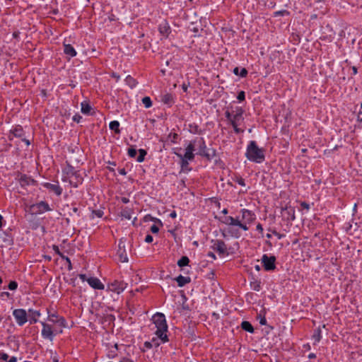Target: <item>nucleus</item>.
Instances as JSON below:
<instances>
[{
  "label": "nucleus",
  "mask_w": 362,
  "mask_h": 362,
  "mask_svg": "<svg viewBox=\"0 0 362 362\" xmlns=\"http://www.w3.org/2000/svg\"><path fill=\"white\" fill-rule=\"evenodd\" d=\"M152 320L156 328V335L158 337L160 342L165 343L168 341L166 332L168 331V325L164 314L160 313H156Z\"/></svg>",
  "instance_id": "f257e3e1"
},
{
  "label": "nucleus",
  "mask_w": 362,
  "mask_h": 362,
  "mask_svg": "<svg viewBox=\"0 0 362 362\" xmlns=\"http://www.w3.org/2000/svg\"><path fill=\"white\" fill-rule=\"evenodd\" d=\"M245 156L249 160L257 163H261L265 159L264 149L259 148L255 141H250L247 145Z\"/></svg>",
  "instance_id": "f03ea898"
},
{
  "label": "nucleus",
  "mask_w": 362,
  "mask_h": 362,
  "mask_svg": "<svg viewBox=\"0 0 362 362\" xmlns=\"http://www.w3.org/2000/svg\"><path fill=\"white\" fill-rule=\"evenodd\" d=\"M243 112L244 110L241 107H237L234 111V113L232 116V118L230 121V124L233 127L234 132L236 134L243 133L244 132L243 129H240L238 126L243 121Z\"/></svg>",
  "instance_id": "7ed1b4c3"
},
{
  "label": "nucleus",
  "mask_w": 362,
  "mask_h": 362,
  "mask_svg": "<svg viewBox=\"0 0 362 362\" xmlns=\"http://www.w3.org/2000/svg\"><path fill=\"white\" fill-rule=\"evenodd\" d=\"M51 210L49 205L46 202L41 201L37 204L30 205L28 211L31 214L37 215Z\"/></svg>",
  "instance_id": "20e7f679"
},
{
  "label": "nucleus",
  "mask_w": 362,
  "mask_h": 362,
  "mask_svg": "<svg viewBox=\"0 0 362 362\" xmlns=\"http://www.w3.org/2000/svg\"><path fill=\"white\" fill-rule=\"evenodd\" d=\"M80 279L83 281H87L89 286L98 290H103L105 288L104 284L97 277H87L86 274H81L78 275Z\"/></svg>",
  "instance_id": "39448f33"
},
{
  "label": "nucleus",
  "mask_w": 362,
  "mask_h": 362,
  "mask_svg": "<svg viewBox=\"0 0 362 362\" xmlns=\"http://www.w3.org/2000/svg\"><path fill=\"white\" fill-rule=\"evenodd\" d=\"M127 286V284L123 281L115 280L107 285V290L117 294H119L124 291Z\"/></svg>",
  "instance_id": "423d86ee"
},
{
  "label": "nucleus",
  "mask_w": 362,
  "mask_h": 362,
  "mask_svg": "<svg viewBox=\"0 0 362 362\" xmlns=\"http://www.w3.org/2000/svg\"><path fill=\"white\" fill-rule=\"evenodd\" d=\"M66 174L67 177L66 179H69L70 185L74 187H77L79 184L82 183V177L77 172H73L72 168L69 169Z\"/></svg>",
  "instance_id": "0eeeda50"
},
{
  "label": "nucleus",
  "mask_w": 362,
  "mask_h": 362,
  "mask_svg": "<svg viewBox=\"0 0 362 362\" xmlns=\"http://www.w3.org/2000/svg\"><path fill=\"white\" fill-rule=\"evenodd\" d=\"M13 315L19 326L23 325L28 321V315L24 309H15Z\"/></svg>",
  "instance_id": "6e6552de"
},
{
  "label": "nucleus",
  "mask_w": 362,
  "mask_h": 362,
  "mask_svg": "<svg viewBox=\"0 0 362 362\" xmlns=\"http://www.w3.org/2000/svg\"><path fill=\"white\" fill-rule=\"evenodd\" d=\"M240 223L247 226L248 224L252 223L255 219V215L250 210L243 209L241 210Z\"/></svg>",
  "instance_id": "1a4fd4ad"
},
{
  "label": "nucleus",
  "mask_w": 362,
  "mask_h": 362,
  "mask_svg": "<svg viewBox=\"0 0 362 362\" xmlns=\"http://www.w3.org/2000/svg\"><path fill=\"white\" fill-rule=\"evenodd\" d=\"M211 248L218 252L220 255L227 254V247L226 243L221 240H213L211 241Z\"/></svg>",
  "instance_id": "9d476101"
},
{
  "label": "nucleus",
  "mask_w": 362,
  "mask_h": 362,
  "mask_svg": "<svg viewBox=\"0 0 362 362\" xmlns=\"http://www.w3.org/2000/svg\"><path fill=\"white\" fill-rule=\"evenodd\" d=\"M275 261L274 256L268 257L267 255H264L262 257V262L266 271L274 270L276 268Z\"/></svg>",
  "instance_id": "9b49d317"
},
{
  "label": "nucleus",
  "mask_w": 362,
  "mask_h": 362,
  "mask_svg": "<svg viewBox=\"0 0 362 362\" xmlns=\"http://www.w3.org/2000/svg\"><path fill=\"white\" fill-rule=\"evenodd\" d=\"M41 325L42 326V329L41 334H42V336L43 337V338L48 339L50 341H52L53 338H54V334H53L54 331H53V329L51 327V325H49L44 322H41Z\"/></svg>",
  "instance_id": "f8f14e48"
},
{
  "label": "nucleus",
  "mask_w": 362,
  "mask_h": 362,
  "mask_svg": "<svg viewBox=\"0 0 362 362\" xmlns=\"http://www.w3.org/2000/svg\"><path fill=\"white\" fill-rule=\"evenodd\" d=\"M42 186L47 189L49 191L54 193L57 196H60L62 193V189L59 186L58 182L56 183H49V182H44L42 183Z\"/></svg>",
  "instance_id": "ddd939ff"
},
{
  "label": "nucleus",
  "mask_w": 362,
  "mask_h": 362,
  "mask_svg": "<svg viewBox=\"0 0 362 362\" xmlns=\"http://www.w3.org/2000/svg\"><path fill=\"white\" fill-rule=\"evenodd\" d=\"M48 321L58 325L60 327H66V321L64 317H59L56 313L49 314L47 317Z\"/></svg>",
  "instance_id": "4468645a"
},
{
  "label": "nucleus",
  "mask_w": 362,
  "mask_h": 362,
  "mask_svg": "<svg viewBox=\"0 0 362 362\" xmlns=\"http://www.w3.org/2000/svg\"><path fill=\"white\" fill-rule=\"evenodd\" d=\"M226 223L230 226H238L240 228L243 229V230L246 231L249 228L247 226H245V224H243L240 223V221L239 218H233L232 216H228L226 218Z\"/></svg>",
  "instance_id": "2eb2a0df"
},
{
  "label": "nucleus",
  "mask_w": 362,
  "mask_h": 362,
  "mask_svg": "<svg viewBox=\"0 0 362 362\" xmlns=\"http://www.w3.org/2000/svg\"><path fill=\"white\" fill-rule=\"evenodd\" d=\"M282 216L288 221H293L295 217V209L291 206H285V208L282 209L281 211Z\"/></svg>",
  "instance_id": "dca6fc26"
},
{
  "label": "nucleus",
  "mask_w": 362,
  "mask_h": 362,
  "mask_svg": "<svg viewBox=\"0 0 362 362\" xmlns=\"http://www.w3.org/2000/svg\"><path fill=\"white\" fill-rule=\"evenodd\" d=\"M16 180L18 181L21 187H26L34 182V180L25 174H18Z\"/></svg>",
  "instance_id": "f3484780"
},
{
  "label": "nucleus",
  "mask_w": 362,
  "mask_h": 362,
  "mask_svg": "<svg viewBox=\"0 0 362 362\" xmlns=\"http://www.w3.org/2000/svg\"><path fill=\"white\" fill-rule=\"evenodd\" d=\"M194 151V144L192 141L187 146L185 149V153L182 156V158H185V160H192L194 158L193 151Z\"/></svg>",
  "instance_id": "a211bd4d"
},
{
  "label": "nucleus",
  "mask_w": 362,
  "mask_h": 362,
  "mask_svg": "<svg viewBox=\"0 0 362 362\" xmlns=\"http://www.w3.org/2000/svg\"><path fill=\"white\" fill-rule=\"evenodd\" d=\"M192 142L194 144V146H196V144L199 146V154L203 155L205 153L206 146L203 138H199V139L194 140V141Z\"/></svg>",
  "instance_id": "6ab92c4d"
},
{
  "label": "nucleus",
  "mask_w": 362,
  "mask_h": 362,
  "mask_svg": "<svg viewBox=\"0 0 362 362\" xmlns=\"http://www.w3.org/2000/svg\"><path fill=\"white\" fill-rule=\"evenodd\" d=\"M28 313H29V314H28V317H29L30 323V324L36 323L37 322L38 317L40 315V312L37 310H34L30 309L28 310Z\"/></svg>",
  "instance_id": "aec40b11"
},
{
  "label": "nucleus",
  "mask_w": 362,
  "mask_h": 362,
  "mask_svg": "<svg viewBox=\"0 0 362 362\" xmlns=\"http://www.w3.org/2000/svg\"><path fill=\"white\" fill-rule=\"evenodd\" d=\"M161 102L164 104L171 106L174 103V98L172 94L165 93L161 95Z\"/></svg>",
  "instance_id": "412c9836"
},
{
  "label": "nucleus",
  "mask_w": 362,
  "mask_h": 362,
  "mask_svg": "<svg viewBox=\"0 0 362 362\" xmlns=\"http://www.w3.org/2000/svg\"><path fill=\"white\" fill-rule=\"evenodd\" d=\"M159 31L163 35L167 37L170 33V28L166 22H163L159 25Z\"/></svg>",
  "instance_id": "4be33fe9"
},
{
  "label": "nucleus",
  "mask_w": 362,
  "mask_h": 362,
  "mask_svg": "<svg viewBox=\"0 0 362 362\" xmlns=\"http://www.w3.org/2000/svg\"><path fill=\"white\" fill-rule=\"evenodd\" d=\"M177 281L178 286L182 287L187 284L190 282V278L187 276H183L182 275L178 276L175 279Z\"/></svg>",
  "instance_id": "5701e85b"
},
{
  "label": "nucleus",
  "mask_w": 362,
  "mask_h": 362,
  "mask_svg": "<svg viewBox=\"0 0 362 362\" xmlns=\"http://www.w3.org/2000/svg\"><path fill=\"white\" fill-rule=\"evenodd\" d=\"M64 52L66 55L74 57L76 55V51L71 45H64Z\"/></svg>",
  "instance_id": "b1692460"
},
{
  "label": "nucleus",
  "mask_w": 362,
  "mask_h": 362,
  "mask_svg": "<svg viewBox=\"0 0 362 362\" xmlns=\"http://www.w3.org/2000/svg\"><path fill=\"white\" fill-rule=\"evenodd\" d=\"M133 211L129 208H124L121 211V216L125 219L130 220L132 218Z\"/></svg>",
  "instance_id": "393cba45"
},
{
  "label": "nucleus",
  "mask_w": 362,
  "mask_h": 362,
  "mask_svg": "<svg viewBox=\"0 0 362 362\" xmlns=\"http://www.w3.org/2000/svg\"><path fill=\"white\" fill-rule=\"evenodd\" d=\"M321 332L322 331H321L320 327H318L315 329L314 333L313 334V339L314 340V344H315L316 343H318L320 341V339L322 338Z\"/></svg>",
  "instance_id": "a878e982"
},
{
  "label": "nucleus",
  "mask_w": 362,
  "mask_h": 362,
  "mask_svg": "<svg viewBox=\"0 0 362 362\" xmlns=\"http://www.w3.org/2000/svg\"><path fill=\"white\" fill-rule=\"evenodd\" d=\"M241 327L243 329H244L245 331H247L250 333L254 332V328H253L252 325H251L250 322H249L247 321H243L241 323Z\"/></svg>",
  "instance_id": "bb28decb"
},
{
  "label": "nucleus",
  "mask_w": 362,
  "mask_h": 362,
  "mask_svg": "<svg viewBox=\"0 0 362 362\" xmlns=\"http://www.w3.org/2000/svg\"><path fill=\"white\" fill-rule=\"evenodd\" d=\"M109 127L111 130L114 131L116 134L120 133L119 123L118 121L114 120L110 122Z\"/></svg>",
  "instance_id": "cd10ccee"
},
{
  "label": "nucleus",
  "mask_w": 362,
  "mask_h": 362,
  "mask_svg": "<svg viewBox=\"0 0 362 362\" xmlns=\"http://www.w3.org/2000/svg\"><path fill=\"white\" fill-rule=\"evenodd\" d=\"M81 112L83 114L89 115L90 113V110L92 109L91 106L86 103V101H83L81 104Z\"/></svg>",
  "instance_id": "c85d7f7f"
},
{
  "label": "nucleus",
  "mask_w": 362,
  "mask_h": 362,
  "mask_svg": "<svg viewBox=\"0 0 362 362\" xmlns=\"http://www.w3.org/2000/svg\"><path fill=\"white\" fill-rule=\"evenodd\" d=\"M238 71H239V68L238 67H235L234 69H233V73L235 74V75H238L241 77H245L247 74V71L246 69L245 68H242L240 69V73H238Z\"/></svg>",
  "instance_id": "c756f323"
},
{
  "label": "nucleus",
  "mask_w": 362,
  "mask_h": 362,
  "mask_svg": "<svg viewBox=\"0 0 362 362\" xmlns=\"http://www.w3.org/2000/svg\"><path fill=\"white\" fill-rule=\"evenodd\" d=\"M189 262V259L186 256H183L181 257V259H180L177 262V264L178 266L180 267H184V266H187Z\"/></svg>",
  "instance_id": "7c9ffc66"
},
{
  "label": "nucleus",
  "mask_w": 362,
  "mask_h": 362,
  "mask_svg": "<svg viewBox=\"0 0 362 362\" xmlns=\"http://www.w3.org/2000/svg\"><path fill=\"white\" fill-rule=\"evenodd\" d=\"M52 249L55 252V253H57V255H59L60 257H62L63 259H65L69 264H71V261L69 259V257H64L62 253L60 252L59 249V247L57 245H53L52 246Z\"/></svg>",
  "instance_id": "2f4dec72"
},
{
  "label": "nucleus",
  "mask_w": 362,
  "mask_h": 362,
  "mask_svg": "<svg viewBox=\"0 0 362 362\" xmlns=\"http://www.w3.org/2000/svg\"><path fill=\"white\" fill-rule=\"evenodd\" d=\"M125 81L127 85H129L131 88H134L136 85V82L134 78H133L131 76H127L126 77Z\"/></svg>",
  "instance_id": "473e14b6"
},
{
  "label": "nucleus",
  "mask_w": 362,
  "mask_h": 362,
  "mask_svg": "<svg viewBox=\"0 0 362 362\" xmlns=\"http://www.w3.org/2000/svg\"><path fill=\"white\" fill-rule=\"evenodd\" d=\"M119 261L122 262H128V257L124 250L121 251L119 250L118 252Z\"/></svg>",
  "instance_id": "72a5a7b5"
},
{
  "label": "nucleus",
  "mask_w": 362,
  "mask_h": 362,
  "mask_svg": "<svg viewBox=\"0 0 362 362\" xmlns=\"http://www.w3.org/2000/svg\"><path fill=\"white\" fill-rule=\"evenodd\" d=\"M139 155L136 159V161L141 163L144 160L145 156L146 155V151L144 149H139Z\"/></svg>",
  "instance_id": "f704fd0d"
},
{
  "label": "nucleus",
  "mask_w": 362,
  "mask_h": 362,
  "mask_svg": "<svg viewBox=\"0 0 362 362\" xmlns=\"http://www.w3.org/2000/svg\"><path fill=\"white\" fill-rule=\"evenodd\" d=\"M142 103L144 104V105L145 106V107L146 108H148L150 107H151L152 105V102H151V100L149 97L146 96V97H144L142 99Z\"/></svg>",
  "instance_id": "c9c22d12"
},
{
  "label": "nucleus",
  "mask_w": 362,
  "mask_h": 362,
  "mask_svg": "<svg viewBox=\"0 0 362 362\" xmlns=\"http://www.w3.org/2000/svg\"><path fill=\"white\" fill-rule=\"evenodd\" d=\"M13 134L15 136L21 137L23 136V130L21 127H16L13 130Z\"/></svg>",
  "instance_id": "e433bc0d"
},
{
  "label": "nucleus",
  "mask_w": 362,
  "mask_h": 362,
  "mask_svg": "<svg viewBox=\"0 0 362 362\" xmlns=\"http://www.w3.org/2000/svg\"><path fill=\"white\" fill-rule=\"evenodd\" d=\"M145 345L148 348H151L153 346H158L160 345V343L158 341L157 339H153L150 342H146Z\"/></svg>",
  "instance_id": "4c0bfd02"
},
{
  "label": "nucleus",
  "mask_w": 362,
  "mask_h": 362,
  "mask_svg": "<svg viewBox=\"0 0 362 362\" xmlns=\"http://www.w3.org/2000/svg\"><path fill=\"white\" fill-rule=\"evenodd\" d=\"M127 153L129 157L135 158L137 154V151L136 148L131 147L128 149Z\"/></svg>",
  "instance_id": "58836bf2"
},
{
  "label": "nucleus",
  "mask_w": 362,
  "mask_h": 362,
  "mask_svg": "<svg viewBox=\"0 0 362 362\" xmlns=\"http://www.w3.org/2000/svg\"><path fill=\"white\" fill-rule=\"evenodd\" d=\"M175 154L181 159V165L182 167L187 166L189 164V160H185V158H182V155L175 153Z\"/></svg>",
  "instance_id": "ea45409f"
},
{
  "label": "nucleus",
  "mask_w": 362,
  "mask_h": 362,
  "mask_svg": "<svg viewBox=\"0 0 362 362\" xmlns=\"http://www.w3.org/2000/svg\"><path fill=\"white\" fill-rule=\"evenodd\" d=\"M8 287V289H10L11 291L16 290L17 288V287H18V284L15 281H11L9 283Z\"/></svg>",
  "instance_id": "a19ab883"
},
{
  "label": "nucleus",
  "mask_w": 362,
  "mask_h": 362,
  "mask_svg": "<svg viewBox=\"0 0 362 362\" xmlns=\"http://www.w3.org/2000/svg\"><path fill=\"white\" fill-rule=\"evenodd\" d=\"M235 182L240 185V186H243V187H245V180L242 177H237L235 179Z\"/></svg>",
  "instance_id": "79ce46f5"
},
{
  "label": "nucleus",
  "mask_w": 362,
  "mask_h": 362,
  "mask_svg": "<svg viewBox=\"0 0 362 362\" xmlns=\"http://www.w3.org/2000/svg\"><path fill=\"white\" fill-rule=\"evenodd\" d=\"M258 319L260 325H265L267 324V320L264 316H262L261 315H259L258 316Z\"/></svg>",
  "instance_id": "37998d69"
},
{
  "label": "nucleus",
  "mask_w": 362,
  "mask_h": 362,
  "mask_svg": "<svg viewBox=\"0 0 362 362\" xmlns=\"http://www.w3.org/2000/svg\"><path fill=\"white\" fill-rule=\"evenodd\" d=\"M245 92L244 91H240L238 93V95L237 96V99L239 100V101H243L245 100Z\"/></svg>",
  "instance_id": "c03bdc74"
},
{
  "label": "nucleus",
  "mask_w": 362,
  "mask_h": 362,
  "mask_svg": "<svg viewBox=\"0 0 362 362\" xmlns=\"http://www.w3.org/2000/svg\"><path fill=\"white\" fill-rule=\"evenodd\" d=\"M285 14H288V12L286 10H281L274 13L275 16H284Z\"/></svg>",
  "instance_id": "a18cd8bd"
},
{
  "label": "nucleus",
  "mask_w": 362,
  "mask_h": 362,
  "mask_svg": "<svg viewBox=\"0 0 362 362\" xmlns=\"http://www.w3.org/2000/svg\"><path fill=\"white\" fill-rule=\"evenodd\" d=\"M51 356L52 357L53 362H59L58 358L55 353H54L52 350L49 351Z\"/></svg>",
  "instance_id": "49530a36"
},
{
  "label": "nucleus",
  "mask_w": 362,
  "mask_h": 362,
  "mask_svg": "<svg viewBox=\"0 0 362 362\" xmlns=\"http://www.w3.org/2000/svg\"><path fill=\"white\" fill-rule=\"evenodd\" d=\"M151 231L153 233H157L159 231V228H158V227L156 225H153L151 227Z\"/></svg>",
  "instance_id": "de8ad7c7"
},
{
  "label": "nucleus",
  "mask_w": 362,
  "mask_h": 362,
  "mask_svg": "<svg viewBox=\"0 0 362 362\" xmlns=\"http://www.w3.org/2000/svg\"><path fill=\"white\" fill-rule=\"evenodd\" d=\"M153 237L151 235H147L145 238V242L147 243H151L153 242Z\"/></svg>",
  "instance_id": "09e8293b"
},
{
  "label": "nucleus",
  "mask_w": 362,
  "mask_h": 362,
  "mask_svg": "<svg viewBox=\"0 0 362 362\" xmlns=\"http://www.w3.org/2000/svg\"><path fill=\"white\" fill-rule=\"evenodd\" d=\"M0 358L5 361H7V360L8 358V355L5 353H1V354H0Z\"/></svg>",
  "instance_id": "8fccbe9b"
},
{
  "label": "nucleus",
  "mask_w": 362,
  "mask_h": 362,
  "mask_svg": "<svg viewBox=\"0 0 362 362\" xmlns=\"http://www.w3.org/2000/svg\"><path fill=\"white\" fill-rule=\"evenodd\" d=\"M233 113H230L229 111H226L225 112V116L227 118V119L230 122L231 118H232V116H233Z\"/></svg>",
  "instance_id": "3c124183"
},
{
  "label": "nucleus",
  "mask_w": 362,
  "mask_h": 362,
  "mask_svg": "<svg viewBox=\"0 0 362 362\" xmlns=\"http://www.w3.org/2000/svg\"><path fill=\"white\" fill-rule=\"evenodd\" d=\"M273 234H274L275 236H276V237H277V238H278V239H279V240H280V239H281L283 237H284V235L280 234V233H277V232H276V231H275V230H274V231H273Z\"/></svg>",
  "instance_id": "603ef678"
},
{
  "label": "nucleus",
  "mask_w": 362,
  "mask_h": 362,
  "mask_svg": "<svg viewBox=\"0 0 362 362\" xmlns=\"http://www.w3.org/2000/svg\"><path fill=\"white\" fill-rule=\"evenodd\" d=\"M301 206L304 209H305L306 210H309L310 209V205L308 204H307L306 202H302L301 203Z\"/></svg>",
  "instance_id": "864d4df0"
},
{
  "label": "nucleus",
  "mask_w": 362,
  "mask_h": 362,
  "mask_svg": "<svg viewBox=\"0 0 362 362\" xmlns=\"http://www.w3.org/2000/svg\"><path fill=\"white\" fill-rule=\"evenodd\" d=\"M207 256L211 257V259H216V255H214V253L211 252H209L208 254H207Z\"/></svg>",
  "instance_id": "5fc2aeb1"
},
{
  "label": "nucleus",
  "mask_w": 362,
  "mask_h": 362,
  "mask_svg": "<svg viewBox=\"0 0 362 362\" xmlns=\"http://www.w3.org/2000/svg\"><path fill=\"white\" fill-rule=\"evenodd\" d=\"M256 228H257V230H259V232L262 233L263 228H262V226L260 223H258L257 225Z\"/></svg>",
  "instance_id": "6e6d98bb"
},
{
  "label": "nucleus",
  "mask_w": 362,
  "mask_h": 362,
  "mask_svg": "<svg viewBox=\"0 0 362 362\" xmlns=\"http://www.w3.org/2000/svg\"><path fill=\"white\" fill-rule=\"evenodd\" d=\"M6 362H17V358L16 356H12L8 361Z\"/></svg>",
  "instance_id": "4d7b16f0"
},
{
  "label": "nucleus",
  "mask_w": 362,
  "mask_h": 362,
  "mask_svg": "<svg viewBox=\"0 0 362 362\" xmlns=\"http://www.w3.org/2000/svg\"><path fill=\"white\" fill-rule=\"evenodd\" d=\"M119 362H134V361L129 358H124Z\"/></svg>",
  "instance_id": "13d9d810"
},
{
  "label": "nucleus",
  "mask_w": 362,
  "mask_h": 362,
  "mask_svg": "<svg viewBox=\"0 0 362 362\" xmlns=\"http://www.w3.org/2000/svg\"><path fill=\"white\" fill-rule=\"evenodd\" d=\"M253 289H254L255 291H259L260 290V285H259V284H257L254 286Z\"/></svg>",
  "instance_id": "bf43d9fd"
},
{
  "label": "nucleus",
  "mask_w": 362,
  "mask_h": 362,
  "mask_svg": "<svg viewBox=\"0 0 362 362\" xmlns=\"http://www.w3.org/2000/svg\"><path fill=\"white\" fill-rule=\"evenodd\" d=\"M182 90H183L185 92H187V88H188V86H187V84H185V83H183V84L182 85Z\"/></svg>",
  "instance_id": "052dcab7"
},
{
  "label": "nucleus",
  "mask_w": 362,
  "mask_h": 362,
  "mask_svg": "<svg viewBox=\"0 0 362 362\" xmlns=\"http://www.w3.org/2000/svg\"><path fill=\"white\" fill-rule=\"evenodd\" d=\"M170 216L173 218H175L177 216V214L175 211H172L170 214Z\"/></svg>",
  "instance_id": "680f3d73"
},
{
  "label": "nucleus",
  "mask_w": 362,
  "mask_h": 362,
  "mask_svg": "<svg viewBox=\"0 0 362 362\" xmlns=\"http://www.w3.org/2000/svg\"><path fill=\"white\" fill-rule=\"evenodd\" d=\"M81 118V117L79 115H75L74 117H73V119L77 122H79V119Z\"/></svg>",
  "instance_id": "e2e57ef3"
},
{
  "label": "nucleus",
  "mask_w": 362,
  "mask_h": 362,
  "mask_svg": "<svg viewBox=\"0 0 362 362\" xmlns=\"http://www.w3.org/2000/svg\"><path fill=\"white\" fill-rule=\"evenodd\" d=\"M122 202L123 203H124V204H127V203H128V202H129V199H128V198H127V197H122Z\"/></svg>",
  "instance_id": "0e129e2a"
},
{
  "label": "nucleus",
  "mask_w": 362,
  "mask_h": 362,
  "mask_svg": "<svg viewBox=\"0 0 362 362\" xmlns=\"http://www.w3.org/2000/svg\"><path fill=\"white\" fill-rule=\"evenodd\" d=\"M316 357V355L313 353H310L309 355H308V358H315Z\"/></svg>",
  "instance_id": "69168bd1"
},
{
  "label": "nucleus",
  "mask_w": 362,
  "mask_h": 362,
  "mask_svg": "<svg viewBox=\"0 0 362 362\" xmlns=\"http://www.w3.org/2000/svg\"><path fill=\"white\" fill-rule=\"evenodd\" d=\"M353 74L356 75L357 74V68L356 66L352 67Z\"/></svg>",
  "instance_id": "338daca9"
},
{
  "label": "nucleus",
  "mask_w": 362,
  "mask_h": 362,
  "mask_svg": "<svg viewBox=\"0 0 362 362\" xmlns=\"http://www.w3.org/2000/svg\"><path fill=\"white\" fill-rule=\"evenodd\" d=\"M119 173L122 175H125L126 174L125 170L124 169L120 170Z\"/></svg>",
  "instance_id": "774afa93"
}]
</instances>
